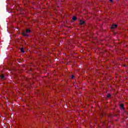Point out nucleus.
I'll list each match as a JSON object with an SVG mask.
<instances>
[{
    "label": "nucleus",
    "instance_id": "20e7f679",
    "mask_svg": "<svg viewBox=\"0 0 128 128\" xmlns=\"http://www.w3.org/2000/svg\"><path fill=\"white\" fill-rule=\"evenodd\" d=\"M120 110H124V104H120Z\"/></svg>",
    "mask_w": 128,
    "mask_h": 128
},
{
    "label": "nucleus",
    "instance_id": "1a4fd4ad",
    "mask_svg": "<svg viewBox=\"0 0 128 128\" xmlns=\"http://www.w3.org/2000/svg\"><path fill=\"white\" fill-rule=\"evenodd\" d=\"M74 76L72 75V79H74Z\"/></svg>",
    "mask_w": 128,
    "mask_h": 128
},
{
    "label": "nucleus",
    "instance_id": "7ed1b4c3",
    "mask_svg": "<svg viewBox=\"0 0 128 128\" xmlns=\"http://www.w3.org/2000/svg\"><path fill=\"white\" fill-rule=\"evenodd\" d=\"M86 24V22L82 20H80V25H82V24Z\"/></svg>",
    "mask_w": 128,
    "mask_h": 128
},
{
    "label": "nucleus",
    "instance_id": "9d476101",
    "mask_svg": "<svg viewBox=\"0 0 128 128\" xmlns=\"http://www.w3.org/2000/svg\"><path fill=\"white\" fill-rule=\"evenodd\" d=\"M110 0V2H112V0Z\"/></svg>",
    "mask_w": 128,
    "mask_h": 128
},
{
    "label": "nucleus",
    "instance_id": "39448f33",
    "mask_svg": "<svg viewBox=\"0 0 128 128\" xmlns=\"http://www.w3.org/2000/svg\"><path fill=\"white\" fill-rule=\"evenodd\" d=\"M72 20H78V18H76V16H74L72 18Z\"/></svg>",
    "mask_w": 128,
    "mask_h": 128
},
{
    "label": "nucleus",
    "instance_id": "0eeeda50",
    "mask_svg": "<svg viewBox=\"0 0 128 128\" xmlns=\"http://www.w3.org/2000/svg\"><path fill=\"white\" fill-rule=\"evenodd\" d=\"M107 98H112V95H110V94H108V95H107Z\"/></svg>",
    "mask_w": 128,
    "mask_h": 128
},
{
    "label": "nucleus",
    "instance_id": "423d86ee",
    "mask_svg": "<svg viewBox=\"0 0 128 128\" xmlns=\"http://www.w3.org/2000/svg\"><path fill=\"white\" fill-rule=\"evenodd\" d=\"M0 78L2 80H4L5 78L4 75V74H2V76L0 75Z\"/></svg>",
    "mask_w": 128,
    "mask_h": 128
},
{
    "label": "nucleus",
    "instance_id": "6e6552de",
    "mask_svg": "<svg viewBox=\"0 0 128 128\" xmlns=\"http://www.w3.org/2000/svg\"><path fill=\"white\" fill-rule=\"evenodd\" d=\"M20 52H24V48H22L20 49Z\"/></svg>",
    "mask_w": 128,
    "mask_h": 128
},
{
    "label": "nucleus",
    "instance_id": "f257e3e1",
    "mask_svg": "<svg viewBox=\"0 0 128 128\" xmlns=\"http://www.w3.org/2000/svg\"><path fill=\"white\" fill-rule=\"evenodd\" d=\"M31 30L30 29H26V31H24L22 32V34L24 36H28V34H30V32Z\"/></svg>",
    "mask_w": 128,
    "mask_h": 128
},
{
    "label": "nucleus",
    "instance_id": "f03ea898",
    "mask_svg": "<svg viewBox=\"0 0 128 128\" xmlns=\"http://www.w3.org/2000/svg\"><path fill=\"white\" fill-rule=\"evenodd\" d=\"M118 28V25L116 24H113L112 25V26H111V28L112 30H114V28Z\"/></svg>",
    "mask_w": 128,
    "mask_h": 128
}]
</instances>
